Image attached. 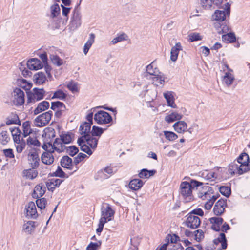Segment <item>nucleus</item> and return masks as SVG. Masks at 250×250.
Returning <instances> with one entry per match:
<instances>
[{"instance_id": "1", "label": "nucleus", "mask_w": 250, "mask_h": 250, "mask_svg": "<svg viewBox=\"0 0 250 250\" xmlns=\"http://www.w3.org/2000/svg\"><path fill=\"white\" fill-rule=\"evenodd\" d=\"M203 183L192 180L190 183L187 181L181 182L180 186V193L186 202H189L193 197L192 191L195 188L198 189Z\"/></svg>"}, {"instance_id": "2", "label": "nucleus", "mask_w": 250, "mask_h": 250, "mask_svg": "<svg viewBox=\"0 0 250 250\" xmlns=\"http://www.w3.org/2000/svg\"><path fill=\"white\" fill-rule=\"evenodd\" d=\"M230 5L229 2L225 4V8L222 10H216L211 16V19L213 21H223L228 18H229L230 13Z\"/></svg>"}, {"instance_id": "3", "label": "nucleus", "mask_w": 250, "mask_h": 250, "mask_svg": "<svg viewBox=\"0 0 250 250\" xmlns=\"http://www.w3.org/2000/svg\"><path fill=\"white\" fill-rule=\"evenodd\" d=\"M101 217L100 221L106 223L112 219L115 211L108 204H104L101 208Z\"/></svg>"}, {"instance_id": "4", "label": "nucleus", "mask_w": 250, "mask_h": 250, "mask_svg": "<svg viewBox=\"0 0 250 250\" xmlns=\"http://www.w3.org/2000/svg\"><path fill=\"white\" fill-rule=\"evenodd\" d=\"M82 0H80L79 4L75 7L73 11L72 16L71 18L70 23V28L74 30L79 27L82 24V15L78 6Z\"/></svg>"}, {"instance_id": "5", "label": "nucleus", "mask_w": 250, "mask_h": 250, "mask_svg": "<svg viewBox=\"0 0 250 250\" xmlns=\"http://www.w3.org/2000/svg\"><path fill=\"white\" fill-rule=\"evenodd\" d=\"M45 91L43 88H34L32 91L27 93V102L35 103L42 99Z\"/></svg>"}, {"instance_id": "6", "label": "nucleus", "mask_w": 250, "mask_h": 250, "mask_svg": "<svg viewBox=\"0 0 250 250\" xmlns=\"http://www.w3.org/2000/svg\"><path fill=\"white\" fill-rule=\"evenodd\" d=\"M94 119L99 125L107 124L112 121L111 116L107 112L99 111L95 114Z\"/></svg>"}, {"instance_id": "7", "label": "nucleus", "mask_w": 250, "mask_h": 250, "mask_svg": "<svg viewBox=\"0 0 250 250\" xmlns=\"http://www.w3.org/2000/svg\"><path fill=\"white\" fill-rule=\"evenodd\" d=\"M40 150L38 149L33 148L29 150L28 154V160L29 164L32 168H36L39 166Z\"/></svg>"}, {"instance_id": "8", "label": "nucleus", "mask_w": 250, "mask_h": 250, "mask_svg": "<svg viewBox=\"0 0 250 250\" xmlns=\"http://www.w3.org/2000/svg\"><path fill=\"white\" fill-rule=\"evenodd\" d=\"M52 115V112L48 111L38 116L35 119L34 123L36 126L43 127L50 122Z\"/></svg>"}, {"instance_id": "9", "label": "nucleus", "mask_w": 250, "mask_h": 250, "mask_svg": "<svg viewBox=\"0 0 250 250\" xmlns=\"http://www.w3.org/2000/svg\"><path fill=\"white\" fill-rule=\"evenodd\" d=\"M44 136L45 137V138L46 139V140H44L43 141V144L42 145V148L45 150H47V148L48 147H51V148L53 149L52 152L54 151V146L53 144H52L51 140L48 141V139H53L55 138L56 135H55V130L52 129L51 130H49L48 132H45L44 134L42 135V137H44Z\"/></svg>"}, {"instance_id": "10", "label": "nucleus", "mask_w": 250, "mask_h": 250, "mask_svg": "<svg viewBox=\"0 0 250 250\" xmlns=\"http://www.w3.org/2000/svg\"><path fill=\"white\" fill-rule=\"evenodd\" d=\"M25 216L28 218L36 219L38 216L36 205L33 202H29L25 206Z\"/></svg>"}, {"instance_id": "11", "label": "nucleus", "mask_w": 250, "mask_h": 250, "mask_svg": "<svg viewBox=\"0 0 250 250\" xmlns=\"http://www.w3.org/2000/svg\"><path fill=\"white\" fill-rule=\"evenodd\" d=\"M200 224L201 220L198 216L189 213L187 215L186 225L188 227L195 229L199 227Z\"/></svg>"}, {"instance_id": "12", "label": "nucleus", "mask_w": 250, "mask_h": 250, "mask_svg": "<svg viewBox=\"0 0 250 250\" xmlns=\"http://www.w3.org/2000/svg\"><path fill=\"white\" fill-rule=\"evenodd\" d=\"M227 207V200L219 199L215 204L213 208V212L215 215L220 216L223 214Z\"/></svg>"}, {"instance_id": "13", "label": "nucleus", "mask_w": 250, "mask_h": 250, "mask_svg": "<svg viewBox=\"0 0 250 250\" xmlns=\"http://www.w3.org/2000/svg\"><path fill=\"white\" fill-rule=\"evenodd\" d=\"M46 191V187L45 184L42 183H39L34 188L32 197L34 198H39L42 197Z\"/></svg>"}, {"instance_id": "14", "label": "nucleus", "mask_w": 250, "mask_h": 250, "mask_svg": "<svg viewBox=\"0 0 250 250\" xmlns=\"http://www.w3.org/2000/svg\"><path fill=\"white\" fill-rule=\"evenodd\" d=\"M26 65L28 69L33 70L41 69L43 66L42 63L37 58L30 59L26 62Z\"/></svg>"}, {"instance_id": "15", "label": "nucleus", "mask_w": 250, "mask_h": 250, "mask_svg": "<svg viewBox=\"0 0 250 250\" xmlns=\"http://www.w3.org/2000/svg\"><path fill=\"white\" fill-rule=\"evenodd\" d=\"M210 223L211 229L215 231H220L221 230L220 226L223 223L224 220L222 218L219 217H213L209 219Z\"/></svg>"}, {"instance_id": "16", "label": "nucleus", "mask_w": 250, "mask_h": 250, "mask_svg": "<svg viewBox=\"0 0 250 250\" xmlns=\"http://www.w3.org/2000/svg\"><path fill=\"white\" fill-rule=\"evenodd\" d=\"M17 152H21L26 146V142L21 136V130L17 127Z\"/></svg>"}, {"instance_id": "17", "label": "nucleus", "mask_w": 250, "mask_h": 250, "mask_svg": "<svg viewBox=\"0 0 250 250\" xmlns=\"http://www.w3.org/2000/svg\"><path fill=\"white\" fill-rule=\"evenodd\" d=\"M37 226L38 223L36 221H25L23 225L22 229L25 232L28 234H31L34 231L35 229Z\"/></svg>"}, {"instance_id": "18", "label": "nucleus", "mask_w": 250, "mask_h": 250, "mask_svg": "<svg viewBox=\"0 0 250 250\" xmlns=\"http://www.w3.org/2000/svg\"><path fill=\"white\" fill-rule=\"evenodd\" d=\"M201 186H200L197 189L200 190L199 197L202 198L203 200L207 199L208 196H209L210 197V193H212L211 188L207 185L204 186L200 188Z\"/></svg>"}, {"instance_id": "19", "label": "nucleus", "mask_w": 250, "mask_h": 250, "mask_svg": "<svg viewBox=\"0 0 250 250\" xmlns=\"http://www.w3.org/2000/svg\"><path fill=\"white\" fill-rule=\"evenodd\" d=\"M61 165L64 168L72 170L73 168L72 160L68 156H64L61 159Z\"/></svg>"}, {"instance_id": "20", "label": "nucleus", "mask_w": 250, "mask_h": 250, "mask_svg": "<svg viewBox=\"0 0 250 250\" xmlns=\"http://www.w3.org/2000/svg\"><path fill=\"white\" fill-rule=\"evenodd\" d=\"M174 130L179 133H183L187 129V124L183 121H179L173 125Z\"/></svg>"}, {"instance_id": "21", "label": "nucleus", "mask_w": 250, "mask_h": 250, "mask_svg": "<svg viewBox=\"0 0 250 250\" xmlns=\"http://www.w3.org/2000/svg\"><path fill=\"white\" fill-rule=\"evenodd\" d=\"M182 50V46L180 42L176 44L171 48L170 52V59L173 62L177 60V57L180 50Z\"/></svg>"}, {"instance_id": "22", "label": "nucleus", "mask_w": 250, "mask_h": 250, "mask_svg": "<svg viewBox=\"0 0 250 250\" xmlns=\"http://www.w3.org/2000/svg\"><path fill=\"white\" fill-rule=\"evenodd\" d=\"M144 185V182L140 179H134L131 180L129 183V188L133 190H138L140 189Z\"/></svg>"}, {"instance_id": "23", "label": "nucleus", "mask_w": 250, "mask_h": 250, "mask_svg": "<svg viewBox=\"0 0 250 250\" xmlns=\"http://www.w3.org/2000/svg\"><path fill=\"white\" fill-rule=\"evenodd\" d=\"M41 160L43 163L46 165H51L54 161V156L52 152H43L41 156Z\"/></svg>"}, {"instance_id": "24", "label": "nucleus", "mask_w": 250, "mask_h": 250, "mask_svg": "<svg viewBox=\"0 0 250 250\" xmlns=\"http://www.w3.org/2000/svg\"><path fill=\"white\" fill-rule=\"evenodd\" d=\"M146 72L151 76H156L160 74L159 69L156 66L155 62H152L146 67Z\"/></svg>"}, {"instance_id": "25", "label": "nucleus", "mask_w": 250, "mask_h": 250, "mask_svg": "<svg viewBox=\"0 0 250 250\" xmlns=\"http://www.w3.org/2000/svg\"><path fill=\"white\" fill-rule=\"evenodd\" d=\"M33 79L36 84L40 85L42 84L45 82L46 77L43 72H39L34 74Z\"/></svg>"}, {"instance_id": "26", "label": "nucleus", "mask_w": 250, "mask_h": 250, "mask_svg": "<svg viewBox=\"0 0 250 250\" xmlns=\"http://www.w3.org/2000/svg\"><path fill=\"white\" fill-rule=\"evenodd\" d=\"M49 103L46 101L40 103L34 111V114H38L40 113L47 110L49 108Z\"/></svg>"}, {"instance_id": "27", "label": "nucleus", "mask_w": 250, "mask_h": 250, "mask_svg": "<svg viewBox=\"0 0 250 250\" xmlns=\"http://www.w3.org/2000/svg\"><path fill=\"white\" fill-rule=\"evenodd\" d=\"M183 115L177 112H172L169 115L166 116L165 120L168 123L173 122L176 120H179L182 119Z\"/></svg>"}, {"instance_id": "28", "label": "nucleus", "mask_w": 250, "mask_h": 250, "mask_svg": "<svg viewBox=\"0 0 250 250\" xmlns=\"http://www.w3.org/2000/svg\"><path fill=\"white\" fill-rule=\"evenodd\" d=\"M91 124L90 123H83L80 126L79 130L80 133L82 135H86L87 136L91 135Z\"/></svg>"}, {"instance_id": "29", "label": "nucleus", "mask_w": 250, "mask_h": 250, "mask_svg": "<svg viewBox=\"0 0 250 250\" xmlns=\"http://www.w3.org/2000/svg\"><path fill=\"white\" fill-rule=\"evenodd\" d=\"M213 243L216 245L221 243L222 249H226L227 247V243L225 234L224 233H221L218 237L213 240Z\"/></svg>"}, {"instance_id": "30", "label": "nucleus", "mask_w": 250, "mask_h": 250, "mask_svg": "<svg viewBox=\"0 0 250 250\" xmlns=\"http://www.w3.org/2000/svg\"><path fill=\"white\" fill-rule=\"evenodd\" d=\"M17 86L24 89L25 91H28L30 89L32 85L31 83L28 82L27 80L23 79L18 78L17 79Z\"/></svg>"}, {"instance_id": "31", "label": "nucleus", "mask_w": 250, "mask_h": 250, "mask_svg": "<svg viewBox=\"0 0 250 250\" xmlns=\"http://www.w3.org/2000/svg\"><path fill=\"white\" fill-rule=\"evenodd\" d=\"M53 146H54V150L59 152L63 151L65 149V146L61 138L55 139Z\"/></svg>"}, {"instance_id": "32", "label": "nucleus", "mask_w": 250, "mask_h": 250, "mask_svg": "<svg viewBox=\"0 0 250 250\" xmlns=\"http://www.w3.org/2000/svg\"><path fill=\"white\" fill-rule=\"evenodd\" d=\"M164 96L166 99L168 106L172 108L176 107V105L174 103V97L172 95V92L168 91L166 93H164Z\"/></svg>"}, {"instance_id": "33", "label": "nucleus", "mask_w": 250, "mask_h": 250, "mask_svg": "<svg viewBox=\"0 0 250 250\" xmlns=\"http://www.w3.org/2000/svg\"><path fill=\"white\" fill-rule=\"evenodd\" d=\"M95 36L93 33H91L89 35V39L85 43L83 48V53L85 55H86L88 53L89 49L92 46V44L94 42Z\"/></svg>"}, {"instance_id": "34", "label": "nucleus", "mask_w": 250, "mask_h": 250, "mask_svg": "<svg viewBox=\"0 0 250 250\" xmlns=\"http://www.w3.org/2000/svg\"><path fill=\"white\" fill-rule=\"evenodd\" d=\"M151 79L153 84L157 86L160 85H163L165 83V77L160 72L158 75L153 76Z\"/></svg>"}, {"instance_id": "35", "label": "nucleus", "mask_w": 250, "mask_h": 250, "mask_svg": "<svg viewBox=\"0 0 250 250\" xmlns=\"http://www.w3.org/2000/svg\"><path fill=\"white\" fill-rule=\"evenodd\" d=\"M38 172L36 168H32L24 170L23 174L26 178L32 180L35 178L38 175Z\"/></svg>"}, {"instance_id": "36", "label": "nucleus", "mask_w": 250, "mask_h": 250, "mask_svg": "<svg viewBox=\"0 0 250 250\" xmlns=\"http://www.w3.org/2000/svg\"><path fill=\"white\" fill-rule=\"evenodd\" d=\"M50 14L49 17L51 20L57 17L60 13V8L58 4H54L51 6Z\"/></svg>"}, {"instance_id": "37", "label": "nucleus", "mask_w": 250, "mask_h": 250, "mask_svg": "<svg viewBox=\"0 0 250 250\" xmlns=\"http://www.w3.org/2000/svg\"><path fill=\"white\" fill-rule=\"evenodd\" d=\"M98 139L91 135L87 136L86 139L87 145L92 149H95L97 146Z\"/></svg>"}, {"instance_id": "38", "label": "nucleus", "mask_w": 250, "mask_h": 250, "mask_svg": "<svg viewBox=\"0 0 250 250\" xmlns=\"http://www.w3.org/2000/svg\"><path fill=\"white\" fill-rule=\"evenodd\" d=\"M17 106L21 105L24 103V93L21 89L17 88Z\"/></svg>"}, {"instance_id": "39", "label": "nucleus", "mask_w": 250, "mask_h": 250, "mask_svg": "<svg viewBox=\"0 0 250 250\" xmlns=\"http://www.w3.org/2000/svg\"><path fill=\"white\" fill-rule=\"evenodd\" d=\"M23 132L21 131V136L26 137L31 133L30 124L29 121H26L22 124Z\"/></svg>"}, {"instance_id": "40", "label": "nucleus", "mask_w": 250, "mask_h": 250, "mask_svg": "<svg viewBox=\"0 0 250 250\" xmlns=\"http://www.w3.org/2000/svg\"><path fill=\"white\" fill-rule=\"evenodd\" d=\"M156 173V170H148L146 169H143L139 172L138 175L140 178H148L153 176Z\"/></svg>"}, {"instance_id": "41", "label": "nucleus", "mask_w": 250, "mask_h": 250, "mask_svg": "<svg viewBox=\"0 0 250 250\" xmlns=\"http://www.w3.org/2000/svg\"><path fill=\"white\" fill-rule=\"evenodd\" d=\"M107 128H103L95 125L92 126V129L91 131V136H99L100 137L103 132L106 130Z\"/></svg>"}, {"instance_id": "42", "label": "nucleus", "mask_w": 250, "mask_h": 250, "mask_svg": "<svg viewBox=\"0 0 250 250\" xmlns=\"http://www.w3.org/2000/svg\"><path fill=\"white\" fill-rule=\"evenodd\" d=\"M234 80V77L232 74L229 72L225 73V75L223 78V82L226 85L229 86L231 85Z\"/></svg>"}, {"instance_id": "43", "label": "nucleus", "mask_w": 250, "mask_h": 250, "mask_svg": "<svg viewBox=\"0 0 250 250\" xmlns=\"http://www.w3.org/2000/svg\"><path fill=\"white\" fill-rule=\"evenodd\" d=\"M128 39V36L124 33L121 34L117 37L114 38L110 42L112 44H115L118 42L123 41H126Z\"/></svg>"}, {"instance_id": "44", "label": "nucleus", "mask_w": 250, "mask_h": 250, "mask_svg": "<svg viewBox=\"0 0 250 250\" xmlns=\"http://www.w3.org/2000/svg\"><path fill=\"white\" fill-rule=\"evenodd\" d=\"M222 39L223 41L227 42H233L236 40L235 34L232 33L223 35Z\"/></svg>"}, {"instance_id": "45", "label": "nucleus", "mask_w": 250, "mask_h": 250, "mask_svg": "<svg viewBox=\"0 0 250 250\" xmlns=\"http://www.w3.org/2000/svg\"><path fill=\"white\" fill-rule=\"evenodd\" d=\"M52 62L57 66H60L63 63L62 59L60 58L58 56L55 55H51L50 56Z\"/></svg>"}, {"instance_id": "46", "label": "nucleus", "mask_w": 250, "mask_h": 250, "mask_svg": "<svg viewBox=\"0 0 250 250\" xmlns=\"http://www.w3.org/2000/svg\"><path fill=\"white\" fill-rule=\"evenodd\" d=\"M10 137L6 131H2L0 134V142L4 145L10 141Z\"/></svg>"}, {"instance_id": "47", "label": "nucleus", "mask_w": 250, "mask_h": 250, "mask_svg": "<svg viewBox=\"0 0 250 250\" xmlns=\"http://www.w3.org/2000/svg\"><path fill=\"white\" fill-rule=\"evenodd\" d=\"M66 97L67 94L66 93H65L62 90L59 89L54 92L52 99H58L62 100L65 99Z\"/></svg>"}, {"instance_id": "48", "label": "nucleus", "mask_w": 250, "mask_h": 250, "mask_svg": "<svg viewBox=\"0 0 250 250\" xmlns=\"http://www.w3.org/2000/svg\"><path fill=\"white\" fill-rule=\"evenodd\" d=\"M239 165L235 162L231 163L229 166L228 171L231 175L238 173L239 174Z\"/></svg>"}, {"instance_id": "49", "label": "nucleus", "mask_w": 250, "mask_h": 250, "mask_svg": "<svg viewBox=\"0 0 250 250\" xmlns=\"http://www.w3.org/2000/svg\"><path fill=\"white\" fill-rule=\"evenodd\" d=\"M66 109V107L62 102L60 101L52 102L51 103V109L55 111L59 109Z\"/></svg>"}, {"instance_id": "50", "label": "nucleus", "mask_w": 250, "mask_h": 250, "mask_svg": "<svg viewBox=\"0 0 250 250\" xmlns=\"http://www.w3.org/2000/svg\"><path fill=\"white\" fill-rule=\"evenodd\" d=\"M237 162L240 164H247L249 162V155L246 153H242L237 158Z\"/></svg>"}, {"instance_id": "51", "label": "nucleus", "mask_w": 250, "mask_h": 250, "mask_svg": "<svg viewBox=\"0 0 250 250\" xmlns=\"http://www.w3.org/2000/svg\"><path fill=\"white\" fill-rule=\"evenodd\" d=\"M36 204L37 207L41 209L42 210L45 208L47 204V200L45 198H37L36 200Z\"/></svg>"}, {"instance_id": "52", "label": "nucleus", "mask_w": 250, "mask_h": 250, "mask_svg": "<svg viewBox=\"0 0 250 250\" xmlns=\"http://www.w3.org/2000/svg\"><path fill=\"white\" fill-rule=\"evenodd\" d=\"M164 133L166 138L170 141H174L178 138L177 135L173 132L164 131Z\"/></svg>"}, {"instance_id": "53", "label": "nucleus", "mask_w": 250, "mask_h": 250, "mask_svg": "<svg viewBox=\"0 0 250 250\" xmlns=\"http://www.w3.org/2000/svg\"><path fill=\"white\" fill-rule=\"evenodd\" d=\"M54 174L55 176L60 178H67L69 177V175L66 174L60 166H58L57 169L54 172Z\"/></svg>"}, {"instance_id": "54", "label": "nucleus", "mask_w": 250, "mask_h": 250, "mask_svg": "<svg viewBox=\"0 0 250 250\" xmlns=\"http://www.w3.org/2000/svg\"><path fill=\"white\" fill-rule=\"evenodd\" d=\"M65 149L66 150V152L71 156H74L79 152L78 147L75 146H72L69 147L65 146Z\"/></svg>"}, {"instance_id": "55", "label": "nucleus", "mask_w": 250, "mask_h": 250, "mask_svg": "<svg viewBox=\"0 0 250 250\" xmlns=\"http://www.w3.org/2000/svg\"><path fill=\"white\" fill-rule=\"evenodd\" d=\"M220 192L226 197H229L231 193L230 188L227 186H222L219 188Z\"/></svg>"}, {"instance_id": "56", "label": "nucleus", "mask_w": 250, "mask_h": 250, "mask_svg": "<svg viewBox=\"0 0 250 250\" xmlns=\"http://www.w3.org/2000/svg\"><path fill=\"white\" fill-rule=\"evenodd\" d=\"M60 138L61 139L64 145L65 144L70 143L72 141L71 136L68 133H62L61 135H60Z\"/></svg>"}, {"instance_id": "57", "label": "nucleus", "mask_w": 250, "mask_h": 250, "mask_svg": "<svg viewBox=\"0 0 250 250\" xmlns=\"http://www.w3.org/2000/svg\"><path fill=\"white\" fill-rule=\"evenodd\" d=\"M16 88L13 89V92L10 94V95L8 96V98L6 102L7 103H10L12 105H15L16 100Z\"/></svg>"}, {"instance_id": "58", "label": "nucleus", "mask_w": 250, "mask_h": 250, "mask_svg": "<svg viewBox=\"0 0 250 250\" xmlns=\"http://www.w3.org/2000/svg\"><path fill=\"white\" fill-rule=\"evenodd\" d=\"M27 144L29 146L32 145L36 146H40L41 143L36 138L29 137L27 140Z\"/></svg>"}, {"instance_id": "59", "label": "nucleus", "mask_w": 250, "mask_h": 250, "mask_svg": "<svg viewBox=\"0 0 250 250\" xmlns=\"http://www.w3.org/2000/svg\"><path fill=\"white\" fill-rule=\"evenodd\" d=\"M87 155L83 153H80L78 155L74 158L73 164L77 166L80 162L83 161Z\"/></svg>"}, {"instance_id": "60", "label": "nucleus", "mask_w": 250, "mask_h": 250, "mask_svg": "<svg viewBox=\"0 0 250 250\" xmlns=\"http://www.w3.org/2000/svg\"><path fill=\"white\" fill-rule=\"evenodd\" d=\"M66 86L73 93L78 91L77 83L76 82L71 81L67 84Z\"/></svg>"}, {"instance_id": "61", "label": "nucleus", "mask_w": 250, "mask_h": 250, "mask_svg": "<svg viewBox=\"0 0 250 250\" xmlns=\"http://www.w3.org/2000/svg\"><path fill=\"white\" fill-rule=\"evenodd\" d=\"M101 245V242L99 241L96 243L90 242L86 247V250H97Z\"/></svg>"}, {"instance_id": "62", "label": "nucleus", "mask_w": 250, "mask_h": 250, "mask_svg": "<svg viewBox=\"0 0 250 250\" xmlns=\"http://www.w3.org/2000/svg\"><path fill=\"white\" fill-rule=\"evenodd\" d=\"M195 239L197 241H200L204 237V232L201 229H198L194 231V235Z\"/></svg>"}, {"instance_id": "63", "label": "nucleus", "mask_w": 250, "mask_h": 250, "mask_svg": "<svg viewBox=\"0 0 250 250\" xmlns=\"http://www.w3.org/2000/svg\"><path fill=\"white\" fill-rule=\"evenodd\" d=\"M189 40L190 42L201 40L202 39L200 34L197 33H191L189 35Z\"/></svg>"}, {"instance_id": "64", "label": "nucleus", "mask_w": 250, "mask_h": 250, "mask_svg": "<svg viewBox=\"0 0 250 250\" xmlns=\"http://www.w3.org/2000/svg\"><path fill=\"white\" fill-rule=\"evenodd\" d=\"M45 186L46 187V188H47L48 190L51 191H53L56 188V186H55V184L53 181H52V179H49L46 181Z\"/></svg>"}]
</instances>
